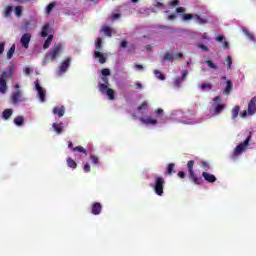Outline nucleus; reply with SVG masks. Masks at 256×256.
I'll list each match as a JSON object with an SVG mask.
<instances>
[{"label":"nucleus","mask_w":256,"mask_h":256,"mask_svg":"<svg viewBox=\"0 0 256 256\" xmlns=\"http://www.w3.org/2000/svg\"><path fill=\"white\" fill-rule=\"evenodd\" d=\"M94 57L95 59H98L99 63H101V65H103L104 63H107V56H105V54L101 53L98 50L94 51Z\"/></svg>","instance_id":"obj_13"},{"label":"nucleus","mask_w":256,"mask_h":256,"mask_svg":"<svg viewBox=\"0 0 256 256\" xmlns=\"http://www.w3.org/2000/svg\"><path fill=\"white\" fill-rule=\"evenodd\" d=\"M232 89H233V82H231V80H227L226 87L224 89V94L229 95V93H231Z\"/></svg>","instance_id":"obj_21"},{"label":"nucleus","mask_w":256,"mask_h":256,"mask_svg":"<svg viewBox=\"0 0 256 256\" xmlns=\"http://www.w3.org/2000/svg\"><path fill=\"white\" fill-rule=\"evenodd\" d=\"M71 66V57H67L65 59V61H63L60 66H59V70L57 72V75L59 77H61V75H63L64 73H67V69H69V67Z\"/></svg>","instance_id":"obj_7"},{"label":"nucleus","mask_w":256,"mask_h":256,"mask_svg":"<svg viewBox=\"0 0 256 256\" xmlns=\"http://www.w3.org/2000/svg\"><path fill=\"white\" fill-rule=\"evenodd\" d=\"M201 89H213V85L203 83L201 85Z\"/></svg>","instance_id":"obj_50"},{"label":"nucleus","mask_w":256,"mask_h":256,"mask_svg":"<svg viewBox=\"0 0 256 256\" xmlns=\"http://www.w3.org/2000/svg\"><path fill=\"white\" fill-rule=\"evenodd\" d=\"M256 113V97H253L248 103V115H255Z\"/></svg>","instance_id":"obj_11"},{"label":"nucleus","mask_w":256,"mask_h":256,"mask_svg":"<svg viewBox=\"0 0 256 256\" xmlns=\"http://www.w3.org/2000/svg\"><path fill=\"white\" fill-rule=\"evenodd\" d=\"M66 163L70 169H77V162L73 158H67Z\"/></svg>","instance_id":"obj_24"},{"label":"nucleus","mask_w":256,"mask_h":256,"mask_svg":"<svg viewBox=\"0 0 256 256\" xmlns=\"http://www.w3.org/2000/svg\"><path fill=\"white\" fill-rule=\"evenodd\" d=\"M177 17L175 14H171L168 16V21H174V19Z\"/></svg>","instance_id":"obj_62"},{"label":"nucleus","mask_w":256,"mask_h":256,"mask_svg":"<svg viewBox=\"0 0 256 256\" xmlns=\"http://www.w3.org/2000/svg\"><path fill=\"white\" fill-rule=\"evenodd\" d=\"M25 119L23 118V116H18L14 119V123L15 125H17L18 127H21V125H23Z\"/></svg>","instance_id":"obj_29"},{"label":"nucleus","mask_w":256,"mask_h":256,"mask_svg":"<svg viewBox=\"0 0 256 256\" xmlns=\"http://www.w3.org/2000/svg\"><path fill=\"white\" fill-rule=\"evenodd\" d=\"M239 111H241V107L239 105H236L231 111L232 119H237V117H239Z\"/></svg>","instance_id":"obj_22"},{"label":"nucleus","mask_w":256,"mask_h":256,"mask_svg":"<svg viewBox=\"0 0 256 256\" xmlns=\"http://www.w3.org/2000/svg\"><path fill=\"white\" fill-rule=\"evenodd\" d=\"M101 81H103L104 85H107V87H109V78H107V76H102Z\"/></svg>","instance_id":"obj_47"},{"label":"nucleus","mask_w":256,"mask_h":256,"mask_svg":"<svg viewBox=\"0 0 256 256\" xmlns=\"http://www.w3.org/2000/svg\"><path fill=\"white\" fill-rule=\"evenodd\" d=\"M102 31L107 35V37H111L113 35V30L109 26H104Z\"/></svg>","instance_id":"obj_28"},{"label":"nucleus","mask_w":256,"mask_h":256,"mask_svg":"<svg viewBox=\"0 0 256 256\" xmlns=\"http://www.w3.org/2000/svg\"><path fill=\"white\" fill-rule=\"evenodd\" d=\"M5 51V42H1L0 43V55H2V53H4Z\"/></svg>","instance_id":"obj_54"},{"label":"nucleus","mask_w":256,"mask_h":256,"mask_svg":"<svg viewBox=\"0 0 256 256\" xmlns=\"http://www.w3.org/2000/svg\"><path fill=\"white\" fill-rule=\"evenodd\" d=\"M99 91L101 93H105L108 96V98L110 99V101H113L115 99V91L111 88H109V86H107V84H99L98 85Z\"/></svg>","instance_id":"obj_6"},{"label":"nucleus","mask_w":256,"mask_h":256,"mask_svg":"<svg viewBox=\"0 0 256 256\" xmlns=\"http://www.w3.org/2000/svg\"><path fill=\"white\" fill-rule=\"evenodd\" d=\"M198 49H202V51H205V52L209 51V48L204 44H198Z\"/></svg>","instance_id":"obj_48"},{"label":"nucleus","mask_w":256,"mask_h":256,"mask_svg":"<svg viewBox=\"0 0 256 256\" xmlns=\"http://www.w3.org/2000/svg\"><path fill=\"white\" fill-rule=\"evenodd\" d=\"M156 7H157L158 9H165V5H164L163 3H161V2H157V3H156Z\"/></svg>","instance_id":"obj_57"},{"label":"nucleus","mask_w":256,"mask_h":256,"mask_svg":"<svg viewBox=\"0 0 256 256\" xmlns=\"http://www.w3.org/2000/svg\"><path fill=\"white\" fill-rule=\"evenodd\" d=\"M51 32V25L49 23L44 24L41 31V37H47L49 33Z\"/></svg>","instance_id":"obj_17"},{"label":"nucleus","mask_w":256,"mask_h":256,"mask_svg":"<svg viewBox=\"0 0 256 256\" xmlns=\"http://www.w3.org/2000/svg\"><path fill=\"white\" fill-rule=\"evenodd\" d=\"M206 65H208L210 69H217V64L213 63L211 60L206 61Z\"/></svg>","instance_id":"obj_41"},{"label":"nucleus","mask_w":256,"mask_h":256,"mask_svg":"<svg viewBox=\"0 0 256 256\" xmlns=\"http://www.w3.org/2000/svg\"><path fill=\"white\" fill-rule=\"evenodd\" d=\"M140 121L144 125H157V120L153 118H140Z\"/></svg>","instance_id":"obj_18"},{"label":"nucleus","mask_w":256,"mask_h":256,"mask_svg":"<svg viewBox=\"0 0 256 256\" xmlns=\"http://www.w3.org/2000/svg\"><path fill=\"white\" fill-rule=\"evenodd\" d=\"M53 114L58 115V117H63V115H65V107L64 106L54 107Z\"/></svg>","instance_id":"obj_16"},{"label":"nucleus","mask_w":256,"mask_h":256,"mask_svg":"<svg viewBox=\"0 0 256 256\" xmlns=\"http://www.w3.org/2000/svg\"><path fill=\"white\" fill-rule=\"evenodd\" d=\"M216 41L218 43H221V41H225V37L223 35H219V36L216 37Z\"/></svg>","instance_id":"obj_55"},{"label":"nucleus","mask_w":256,"mask_h":256,"mask_svg":"<svg viewBox=\"0 0 256 256\" xmlns=\"http://www.w3.org/2000/svg\"><path fill=\"white\" fill-rule=\"evenodd\" d=\"M62 51H63V44L61 43L55 44L54 47L48 53H46L45 61L47 62L55 61V59H57V57L61 55Z\"/></svg>","instance_id":"obj_2"},{"label":"nucleus","mask_w":256,"mask_h":256,"mask_svg":"<svg viewBox=\"0 0 256 256\" xmlns=\"http://www.w3.org/2000/svg\"><path fill=\"white\" fill-rule=\"evenodd\" d=\"M152 187L158 197H163V190L165 189V178L161 176H155Z\"/></svg>","instance_id":"obj_3"},{"label":"nucleus","mask_w":256,"mask_h":256,"mask_svg":"<svg viewBox=\"0 0 256 256\" xmlns=\"http://www.w3.org/2000/svg\"><path fill=\"white\" fill-rule=\"evenodd\" d=\"M154 113H155L156 115H163L164 111H163V109L158 108V109H156V110L154 111Z\"/></svg>","instance_id":"obj_56"},{"label":"nucleus","mask_w":256,"mask_h":256,"mask_svg":"<svg viewBox=\"0 0 256 256\" xmlns=\"http://www.w3.org/2000/svg\"><path fill=\"white\" fill-rule=\"evenodd\" d=\"M202 177L207 181V183H215V181H217V177L213 174H209L208 172H203Z\"/></svg>","instance_id":"obj_14"},{"label":"nucleus","mask_w":256,"mask_h":256,"mask_svg":"<svg viewBox=\"0 0 256 256\" xmlns=\"http://www.w3.org/2000/svg\"><path fill=\"white\" fill-rule=\"evenodd\" d=\"M174 60V54L173 53H169L167 52L164 56H162L161 58V62L162 63H166V61H170L171 63H173Z\"/></svg>","instance_id":"obj_20"},{"label":"nucleus","mask_w":256,"mask_h":256,"mask_svg":"<svg viewBox=\"0 0 256 256\" xmlns=\"http://www.w3.org/2000/svg\"><path fill=\"white\" fill-rule=\"evenodd\" d=\"M188 75H189V71L188 70H184L182 72V75H181L180 79H182V81H184L185 79H187Z\"/></svg>","instance_id":"obj_46"},{"label":"nucleus","mask_w":256,"mask_h":256,"mask_svg":"<svg viewBox=\"0 0 256 256\" xmlns=\"http://www.w3.org/2000/svg\"><path fill=\"white\" fill-rule=\"evenodd\" d=\"M20 43L24 49H29V43H31V35L29 33H25L21 39Z\"/></svg>","instance_id":"obj_9"},{"label":"nucleus","mask_w":256,"mask_h":256,"mask_svg":"<svg viewBox=\"0 0 256 256\" xmlns=\"http://www.w3.org/2000/svg\"><path fill=\"white\" fill-rule=\"evenodd\" d=\"M55 5H57V3H55V2H51L50 4H48V6L46 7L47 15L51 14L53 9H55Z\"/></svg>","instance_id":"obj_32"},{"label":"nucleus","mask_w":256,"mask_h":256,"mask_svg":"<svg viewBox=\"0 0 256 256\" xmlns=\"http://www.w3.org/2000/svg\"><path fill=\"white\" fill-rule=\"evenodd\" d=\"M103 77H109V75H111V70H109V68H104L101 71Z\"/></svg>","instance_id":"obj_39"},{"label":"nucleus","mask_w":256,"mask_h":256,"mask_svg":"<svg viewBox=\"0 0 256 256\" xmlns=\"http://www.w3.org/2000/svg\"><path fill=\"white\" fill-rule=\"evenodd\" d=\"M134 69H136V71H143V65H141V64H134Z\"/></svg>","instance_id":"obj_52"},{"label":"nucleus","mask_w":256,"mask_h":256,"mask_svg":"<svg viewBox=\"0 0 256 256\" xmlns=\"http://www.w3.org/2000/svg\"><path fill=\"white\" fill-rule=\"evenodd\" d=\"M244 34L248 37V39H250V41H255V37L253 36V34H251V32L249 30H243Z\"/></svg>","instance_id":"obj_38"},{"label":"nucleus","mask_w":256,"mask_h":256,"mask_svg":"<svg viewBox=\"0 0 256 256\" xmlns=\"http://www.w3.org/2000/svg\"><path fill=\"white\" fill-rule=\"evenodd\" d=\"M176 13H185V8L184 7H178L176 9Z\"/></svg>","instance_id":"obj_59"},{"label":"nucleus","mask_w":256,"mask_h":256,"mask_svg":"<svg viewBox=\"0 0 256 256\" xmlns=\"http://www.w3.org/2000/svg\"><path fill=\"white\" fill-rule=\"evenodd\" d=\"M223 48H224V49H229V42H227V40H224V42H223Z\"/></svg>","instance_id":"obj_64"},{"label":"nucleus","mask_w":256,"mask_h":256,"mask_svg":"<svg viewBox=\"0 0 256 256\" xmlns=\"http://www.w3.org/2000/svg\"><path fill=\"white\" fill-rule=\"evenodd\" d=\"M24 73H25V75H31V68L26 67V68L24 69Z\"/></svg>","instance_id":"obj_61"},{"label":"nucleus","mask_w":256,"mask_h":256,"mask_svg":"<svg viewBox=\"0 0 256 256\" xmlns=\"http://www.w3.org/2000/svg\"><path fill=\"white\" fill-rule=\"evenodd\" d=\"M251 137H252V134L251 132H249V135L247 136V138L243 142H241L238 146L235 147L233 152V157H239V155H241V153H243V151H245V149L249 147V143L251 142Z\"/></svg>","instance_id":"obj_5"},{"label":"nucleus","mask_w":256,"mask_h":256,"mask_svg":"<svg viewBox=\"0 0 256 256\" xmlns=\"http://www.w3.org/2000/svg\"><path fill=\"white\" fill-rule=\"evenodd\" d=\"M154 75H156V77L160 79V81H165V76L163 75V73H161V71L154 70Z\"/></svg>","instance_id":"obj_35"},{"label":"nucleus","mask_w":256,"mask_h":256,"mask_svg":"<svg viewBox=\"0 0 256 256\" xmlns=\"http://www.w3.org/2000/svg\"><path fill=\"white\" fill-rule=\"evenodd\" d=\"M9 79H13V71L8 70L2 72L0 75V93H7V81H9Z\"/></svg>","instance_id":"obj_4"},{"label":"nucleus","mask_w":256,"mask_h":256,"mask_svg":"<svg viewBox=\"0 0 256 256\" xmlns=\"http://www.w3.org/2000/svg\"><path fill=\"white\" fill-rule=\"evenodd\" d=\"M179 0H173V1H171V2H169V6L170 7H177V6H179Z\"/></svg>","instance_id":"obj_45"},{"label":"nucleus","mask_w":256,"mask_h":256,"mask_svg":"<svg viewBox=\"0 0 256 256\" xmlns=\"http://www.w3.org/2000/svg\"><path fill=\"white\" fill-rule=\"evenodd\" d=\"M226 62L228 64V69H231V66L233 65V59H231V56H227Z\"/></svg>","instance_id":"obj_44"},{"label":"nucleus","mask_w":256,"mask_h":256,"mask_svg":"<svg viewBox=\"0 0 256 256\" xmlns=\"http://www.w3.org/2000/svg\"><path fill=\"white\" fill-rule=\"evenodd\" d=\"M11 13H13V6H7L4 11V17L6 18L11 17Z\"/></svg>","instance_id":"obj_30"},{"label":"nucleus","mask_w":256,"mask_h":256,"mask_svg":"<svg viewBox=\"0 0 256 256\" xmlns=\"http://www.w3.org/2000/svg\"><path fill=\"white\" fill-rule=\"evenodd\" d=\"M72 151H78V153H84V155H87V149L83 148V146H76L72 148Z\"/></svg>","instance_id":"obj_33"},{"label":"nucleus","mask_w":256,"mask_h":256,"mask_svg":"<svg viewBox=\"0 0 256 256\" xmlns=\"http://www.w3.org/2000/svg\"><path fill=\"white\" fill-rule=\"evenodd\" d=\"M181 83H183V79H181V78H176L175 81H174V85L177 88L181 87Z\"/></svg>","instance_id":"obj_42"},{"label":"nucleus","mask_w":256,"mask_h":256,"mask_svg":"<svg viewBox=\"0 0 256 256\" xmlns=\"http://www.w3.org/2000/svg\"><path fill=\"white\" fill-rule=\"evenodd\" d=\"M15 15H16V17H21L23 15V7L22 6L15 7Z\"/></svg>","instance_id":"obj_34"},{"label":"nucleus","mask_w":256,"mask_h":256,"mask_svg":"<svg viewBox=\"0 0 256 256\" xmlns=\"http://www.w3.org/2000/svg\"><path fill=\"white\" fill-rule=\"evenodd\" d=\"M127 45H128L127 40H123V41L121 42V44H120V47H122V49H125V47H127Z\"/></svg>","instance_id":"obj_58"},{"label":"nucleus","mask_w":256,"mask_h":256,"mask_svg":"<svg viewBox=\"0 0 256 256\" xmlns=\"http://www.w3.org/2000/svg\"><path fill=\"white\" fill-rule=\"evenodd\" d=\"M194 167H195V161H193V160L188 161L187 169H188V173H189V179L195 185H203V178H201L195 174V170L193 169Z\"/></svg>","instance_id":"obj_1"},{"label":"nucleus","mask_w":256,"mask_h":256,"mask_svg":"<svg viewBox=\"0 0 256 256\" xmlns=\"http://www.w3.org/2000/svg\"><path fill=\"white\" fill-rule=\"evenodd\" d=\"M225 110V104H218L215 108H214V115H220L222 111Z\"/></svg>","instance_id":"obj_23"},{"label":"nucleus","mask_w":256,"mask_h":256,"mask_svg":"<svg viewBox=\"0 0 256 256\" xmlns=\"http://www.w3.org/2000/svg\"><path fill=\"white\" fill-rule=\"evenodd\" d=\"M178 177H180V179H185V172L179 171L178 172Z\"/></svg>","instance_id":"obj_60"},{"label":"nucleus","mask_w":256,"mask_h":256,"mask_svg":"<svg viewBox=\"0 0 256 256\" xmlns=\"http://www.w3.org/2000/svg\"><path fill=\"white\" fill-rule=\"evenodd\" d=\"M121 18V14L119 13H115L112 15V19H120Z\"/></svg>","instance_id":"obj_63"},{"label":"nucleus","mask_w":256,"mask_h":256,"mask_svg":"<svg viewBox=\"0 0 256 256\" xmlns=\"http://www.w3.org/2000/svg\"><path fill=\"white\" fill-rule=\"evenodd\" d=\"M95 45H96V51H101V46L103 45V40L101 38H98Z\"/></svg>","instance_id":"obj_36"},{"label":"nucleus","mask_w":256,"mask_h":256,"mask_svg":"<svg viewBox=\"0 0 256 256\" xmlns=\"http://www.w3.org/2000/svg\"><path fill=\"white\" fill-rule=\"evenodd\" d=\"M84 171L85 173H89L91 171V165H89V163H86L84 165Z\"/></svg>","instance_id":"obj_51"},{"label":"nucleus","mask_w":256,"mask_h":256,"mask_svg":"<svg viewBox=\"0 0 256 256\" xmlns=\"http://www.w3.org/2000/svg\"><path fill=\"white\" fill-rule=\"evenodd\" d=\"M36 91L38 92V97L40 99L41 103H45V91L43 90V87L39 84V80H36L34 82Z\"/></svg>","instance_id":"obj_8"},{"label":"nucleus","mask_w":256,"mask_h":256,"mask_svg":"<svg viewBox=\"0 0 256 256\" xmlns=\"http://www.w3.org/2000/svg\"><path fill=\"white\" fill-rule=\"evenodd\" d=\"M15 53V44H13L7 52V59H13Z\"/></svg>","instance_id":"obj_31"},{"label":"nucleus","mask_w":256,"mask_h":256,"mask_svg":"<svg viewBox=\"0 0 256 256\" xmlns=\"http://www.w3.org/2000/svg\"><path fill=\"white\" fill-rule=\"evenodd\" d=\"M103 209V206L99 202H95L92 204L91 213L92 215H101V211Z\"/></svg>","instance_id":"obj_12"},{"label":"nucleus","mask_w":256,"mask_h":256,"mask_svg":"<svg viewBox=\"0 0 256 256\" xmlns=\"http://www.w3.org/2000/svg\"><path fill=\"white\" fill-rule=\"evenodd\" d=\"M191 19H195V15L193 14H184L183 21H191Z\"/></svg>","instance_id":"obj_37"},{"label":"nucleus","mask_w":256,"mask_h":256,"mask_svg":"<svg viewBox=\"0 0 256 256\" xmlns=\"http://www.w3.org/2000/svg\"><path fill=\"white\" fill-rule=\"evenodd\" d=\"M52 128L54 129L55 133H57V135H61V133H63V123H53L52 124Z\"/></svg>","instance_id":"obj_15"},{"label":"nucleus","mask_w":256,"mask_h":256,"mask_svg":"<svg viewBox=\"0 0 256 256\" xmlns=\"http://www.w3.org/2000/svg\"><path fill=\"white\" fill-rule=\"evenodd\" d=\"M174 55V59H183V53L181 52H176Z\"/></svg>","instance_id":"obj_49"},{"label":"nucleus","mask_w":256,"mask_h":256,"mask_svg":"<svg viewBox=\"0 0 256 256\" xmlns=\"http://www.w3.org/2000/svg\"><path fill=\"white\" fill-rule=\"evenodd\" d=\"M25 101V98H23L21 94V90H17L16 92L13 93L12 95V103H23Z\"/></svg>","instance_id":"obj_10"},{"label":"nucleus","mask_w":256,"mask_h":256,"mask_svg":"<svg viewBox=\"0 0 256 256\" xmlns=\"http://www.w3.org/2000/svg\"><path fill=\"white\" fill-rule=\"evenodd\" d=\"M201 165H202V167H203V169H205L206 171L209 169V162H205V161H203L202 163H201Z\"/></svg>","instance_id":"obj_53"},{"label":"nucleus","mask_w":256,"mask_h":256,"mask_svg":"<svg viewBox=\"0 0 256 256\" xmlns=\"http://www.w3.org/2000/svg\"><path fill=\"white\" fill-rule=\"evenodd\" d=\"M13 115V110L12 109H5L2 113L3 119H9Z\"/></svg>","instance_id":"obj_26"},{"label":"nucleus","mask_w":256,"mask_h":256,"mask_svg":"<svg viewBox=\"0 0 256 256\" xmlns=\"http://www.w3.org/2000/svg\"><path fill=\"white\" fill-rule=\"evenodd\" d=\"M53 42V35H49L43 44V49H49V45Z\"/></svg>","instance_id":"obj_27"},{"label":"nucleus","mask_w":256,"mask_h":256,"mask_svg":"<svg viewBox=\"0 0 256 256\" xmlns=\"http://www.w3.org/2000/svg\"><path fill=\"white\" fill-rule=\"evenodd\" d=\"M148 103L147 101H144L139 107H138V111H143L145 109H147Z\"/></svg>","instance_id":"obj_43"},{"label":"nucleus","mask_w":256,"mask_h":256,"mask_svg":"<svg viewBox=\"0 0 256 256\" xmlns=\"http://www.w3.org/2000/svg\"><path fill=\"white\" fill-rule=\"evenodd\" d=\"M90 159H91V161H92V163H93L94 165H99V157H97V156H95V155H91V156H90Z\"/></svg>","instance_id":"obj_40"},{"label":"nucleus","mask_w":256,"mask_h":256,"mask_svg":"<svg viewBox=\"0 0 256 256\" xmlns=\"http://www.w3.org/2000/svg\"><path fill=\"white\" fill-rule=\"evenodd\" d=\"M194 19L198 25H207L208 20L205 17H201L200 15L195 14Z\"/></svg>","instance_id":"obj_19"},{"label":"nucleus","mask_w":256,"mask_h":256,"mask_svg":"<svg viewBox=\"0 0 256 256\" xmlns=\"http://www.w3.org/2000/svg\"><path fill=\"white\" fill-rule=\"evenodd\" d=\"M173 173H175V164L170 163L167 166L166 175H173Z\"/></svg>","instance_id":"obj_25"}]
</instances>
